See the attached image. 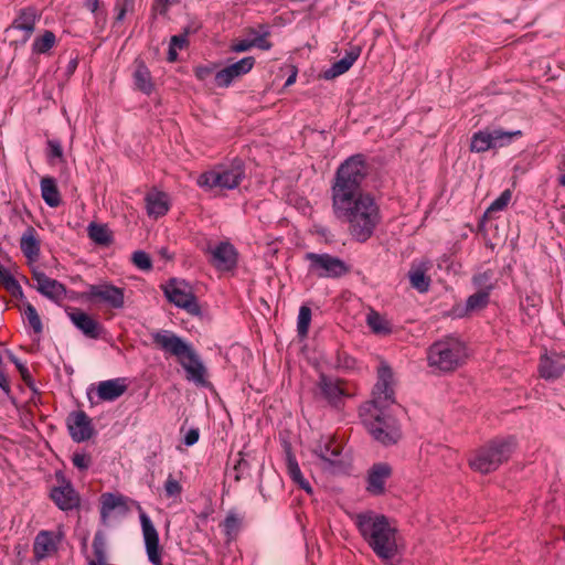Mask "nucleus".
Segmentation results:
<instances>
[{
    "label": "nucleus",
    "instance_id": "obj_38",
    "mask_svg": "<svg viewBox=\"0 0 565 565\" xmlns=\"http://www.w3.org/2000/svg\"><path fill=\"white\" fill-rule=\"evenodd\" d=\"M409 281L413 288L419 292H426L429 289L430 278L426 276L425 271L416 268L408 273Z\"/></svg>",
    "mask_w": 565,
    "mask_h": 565
},
{
    "label": "nucleus",
    "instance_id": "obj_48",
    "mask_svg": "<svg viewBox=\"0 0 565 565\" xmlns=\"http://www.w3.org/2000/svg\"><path fill=\"white\" fill-rule=\"evenodd\" d=\"M15 22L18 29L31 32L34 30L35 15L32 11L23 10Z\"/></svg>",
    "mask_w": 565,
    "mask_h": 565
},
{
    "label": "nucleus",
    "instance_id": "obj_21",
    "mask_svg": "<svg viewBox=\"0 0 565 565\" xmlns=\"http://www.w3.org/2000/svg\"><path fill=\"white\" fill-rule=\"evenodd\" d=\"M362 47L360 45H352L345 55L339 61L334 62L328 70L323 72L324 79H333L345 72H348L354 62L360 57Z\"/></svg>",
    "mask_w": 565,
    "mask_h": 565
},
{
    "label": "nucleus",
    "instance_id": "obj_32",
    "mask_svg": "<svg viewBox=\"0 0 565 565\" xmlns=\"http://www.w3.org/2000/svg\"><path fill=\"white\" fill-rule=\"evenodd\" d=\"M89 238L103 246H108L113 242L111 233L102 224L90 223L87 227Z\"/></svg>",
    "mask_w": 565,
    "mask_h": 565
},
{
    "label": "nucleus",
    "instance_id": "obj_22",
    "mask_svg": "<svg viewBox=\"0 0 565 565\" xmlns=\"http://www.w3.org/2000/svg\"><path fill=\"white\" fill-rule=\"evenodd\" d=\"M284 451L286 456L288 475L291 480L299 486V488L306 491L308 494L312 493V488L309 481L302 476L297 459L292 452L291 445L287 440H284Z\"/></svg>",
    "mask_w": 565,
    "mask_h": 565
},
{
    "label": "nucleus",
    "instance_id": "obj_57",
    "mask_svg": "<svg viewBox=\"0 0 565 565\" xmlns=\"http://www.w3.org/2000/svg\"><path fill=\"white\" fill-rule=\"evenodd\" d=\"M199 429L198 428H191L188 430L183 438V443L185 446H193L199 440Z\"/></svg>",
    "mask_w": 565,
    "mask_h": 565
},
{
    "label": "nucleus",
    "instance_id": "obj_24",
    "mask_svg": "<svg viewBox=\"0 0 565 565\" xmlns=\"http://www.w3.org/2000/svg\"><path fill=\"white\" fill-rule=\"evenodd\" d=\"M243 522L244 514L236 509H232L227 512L224 521H222L218 525L227 542H231L237 537L243 526Z\"/></svg>",
    "mask_w": 565,
    "mask_h": 565
},
{
    "label": "nucleus",
    "instance_id": "obj_39",
    "mask_svg": "<svg viewBox=\"0 0 565 565\" xmlns=\"http://www.w3.org/2000/svg\"><path fill=\"white\" fill-rule=\"evenodd\" d=\"M492 278H493V273L491 270H486V271L478 273V274L473 275L472 284L478 290L486 291V292L490 294L494 288Z\"/></svg>",
    "mask_w": 565,
    "mask_h": 565
},
{
    "label": "nucleus",
    "instance_id": "obj_25",
    "mask_svg": "<svg viewBox=\"0 0 565 565\" xmlns=\"http://www.w3.org/2000/svg\"><path fill=\"white\" fill-rule=\"evenodd\" d=\"M135 87L146 95H150L154 88L149 68L141 60H136L132 73Z\"/></svg>",
    "mask_w": 565,
    "mask_h": 565
},
{
    "label": "nucleus",
    "instance_id": "obj_45",
    "mask_svg": "<svg viewBox=\"0 0 565 565\" xmlns=\"http://www.w3.org/2000/svg\"><path fill=\"white\" fill-rule=\"evenodd\" d=\"M54 503L62 511L68 512L73 510H77L79 508L81 501L79 497H51Z\"/></svg>",
    "mask_w": 565,
    "mask_h": 565
},
{
    "label": "nucleus",
    "instance_id": "obj_44",
    "mask_svg": "<svg viewBox=\"0 0 565 565\" xmlns=\"http://www.w3.org/2000/svg\"><path fill=\"white\" fill-rule=\"evenodd\" d=\"M542 302L541 296L533 292L527 295L523 300H521V308L525 311L527 316H532L539 311V307Z\"/></svg>",
    "mask_w": 565,
    "mask_h": 565
},
{
    "label": "nucleus",
    "instance_id": "obj_15",
    "mask_svg": "<svg viewBox=\"0 0 565 565\" xmlns=\"http://www.w3.org/2000/svg\"><path fill=\"white\" fill-rule=\"evenodd\" d=\"M68 434L73 441L83 443L93 437L95 429L92 419L83 411L72 412L66 419Z\"/></svg>",
    "mask_w": 565,
    "mask_h": 565
},
{
    "label": "nucleus",
    "instance_id": "obj_33",
    "mask_svg": "<svg viewBox=\"0 0 565 565\" xmlns=\"http://www.w3.org/2000/svg\"><path fill=\"white\" fill-rule=\"evenodd\" d=\"M249 470V465L246 459L239 457L235 460V463L232 468H227L225 471V483H228L231 487L232 482H237L247 473Z\"/></svg>",
    "mask_w": 565,
    "mask_h": 565
},
{
    "label": "nucleus",
    "instance_id": "obj_59",
    "mask_svg": "<svg viewBox=\"0 0 565 565\" xmlns=\"http://www.w3.org/2000/svg\"><path fill=\"white\" fill-rule=\"evenodd\" d=\"M211 178H212V172L211 171H206L204 173H202L199 178H198V185L201 186V188H204V189H212V183L210 182L211 181Z\"/></svg>",
    "mask_w": 565,
    "mask_h": 565
},
{
    "label": "nucleus",
    "instance_id": "obj_36",
    "mask_svg": "<svg viewBox=\"0 0 565 565\" xmlns=\"http://www.w3.org/2000/svg\"><path fill=\"white\" fill-rule=\"evenodd\" d=\"M258 28L259 31L249 29V34L254 36L252 43H254L255 47L268 51L273 46V43L266 40V38L270 35L269 26L267 24H259Z\"/></svg>",
    "mask_w": 565,
    "mask_h": 565
},
{
    "label": "nucleus",
    "instance_id": "obj_58",
    "mask_svg": "<svg viewBox=\"0 0 565 565\" xmlns=\"http://www.w3.org/2000/svg\"><path fill=\"white\" fill-rule=\"evenodd\" d=\"M186 44V33L183 34H177L171 38L170 41V47L177 49H183Z\"/></svg>",
    "mask_w": 565,
    "mask_h": 565
},
{
    "label": "nucleus",
    "instance_id": "obj_4",
    "mask_svg": "<svg viewBox=\"0 0 565 565\" xmlns=\"http://www.w3.org/2000/svg\"><path fill=\"white\" fill-rule=\"evenodd\" d=\"M153 343L175 356L186 372V380L198 386H207L206 369L191 344L170 330L152 333Z\"/></svg>",
    "mask_w": 565,
    "mask_h": 565
},
{
    "label": "nucleus",
    "instance_id": "obj_18",
    "mask_svg": "<svg viewBox=\"0 0 565 565\" xmlns=\"http://www.w3.org/2000/svg\"><path fill=\"white\" fill-rule=\"evenodd\" d=\"M565 371V356L557 353L544 354L541 356L539 372L544 380H556Z\"/></svg>",
    "mask_w": 565,
    "mask_h": 565
},
{
    "label": "nucleus",
    "instance_id": "obj_14",
    "mask_svg": "<svg viewBox=\"0 0 565 565\" xmlns=\"http://www.w3.org/2000/svg\"><path fill=\"white\" fill-rule=\"evenodd\" d=\"M254 56H245L227 65L214 74V82L218 87H228L236 78L249 73L255 65Z\"/></svg>",
    "mask_w": 565,
    "mask_h": 565
},
{
    "label": "nucleus",
    "instance_id": "obj_10",
    "mask_svg": "<svg viewBox=\"0 0 565 565\" xmlns=\"http://www.w3.org/2000/svg\"><path fill=\"white\" fill-rule=\"evenodd\" d=\"M313 454L321 460V468L327 472L344 473L349 469V463L342 458V448L331 437L321 438Z\"/></svg>",
    "mask_w": 565,
    "mask_h": 565
},
{
    "label": "nucleus",
    "instance_id": "obj_62",
    "mask_svg": "<svg viewBox=\"0 0 565 565\" xmlns=\"http://www.w3.org/2000/svg\"><path fill=\"white\" fill-rule=\"evenodd\" d=\"M11 294L12 297L14 298H18L20 300H25V297H24V294H23V290H22V287L20 286V284L18 282L17 284V289H11L9 291Z\"/></svg>",
    "mask_w": 565,
    "mask_h": 565
},
{
    "label": "nucleus",
    "instance_id": "obj_16",
    "mask_svg": "<svg viewBox=\"0 0 565 565\" xmlns=\"http://www.w3.org/2000/svg\"><path fill=\"white\" fill-rule=\"evenodd\" d=\"M33 279L36 281V290L47 299L58 302L65 298L66 287L56 279L42 271H34Z\"/></svg>",
    "mask_w": 565,
    "mask_h": 565
},
{
    "label": "nucleus",
    "instance_id": "obj_55",
    "mask_svg": "<svg viewBox=\"0 0 565 565\" xmlns=\"http://www.w3.org/2000/svg\"><path fill=\"white\" fill-rule=\"evenodd\" d=\"M164 489L167 494H179L182 491L180 482L172 478V476H169V478L166 480Z\"/></svg>",
    "mask_w": 565,
    "mask_h": 565
},
{
    "label": "nucleus",
    "instance_id": "obj_37",
    "mask_svg": "<svg viewBox=\"0 0 565 565\" xmlns=\"http://www.w3.org/2000/svg\"><path fill=\"white\" fill-rule=\"evenodd\" d=\"M366 323L370 327V329L376 334H388L392 331L388 322L385 319H383V317L379 312L374 310H372L367 315Z\"/></svg>",
    "mask_w": 565,
    "mask_h": 565
},
{
    "label": "nucleus",
    "instance_id": "obj_43",
    "mask_svg": "<svg viewBox=\"0 0 565 565\" xmlns=\"http://www.w3.org/2000/svg\"><path fill=\"white\" fill-rule=\"evenodd\" d=\"M55 43V34L52 31H45L41 38L34 40L33 49L38 53H46Z\"/></svg>",
    "mask_w": 565,
    "mask_h": 565
},
{
    "label": "nucleus",
    "instance_id": "obj_42",
    "mask_svg": "<svg viewBox=\"0 0 565 565\" xmlns=\"http://www.w3.org/2000/svg\"><path fill=\"white\" fill-rule=\"evenodd\" d=\"M95 559L98 563H107L106 540L102 532H97L93 540Z\"/></svg>",
    "mask_w": 565,
    "mask_h": 565
},
{
    "label": "nucleus",
    "instance_id": "obj_53",
    "mask_svg": "<svg viewBox=\"0 0 565 565\" xmlns=\"http://www.w3.org/2000/svg\"><path fill=\"white\" fill-rule=\"evenodd\" d=\"M73 465L79 470H87L92 463V458L85 452H75L72 456Z\"/></svg>",
    "mask_w": 565,
    "mask_h": 565
},
{
    "label": "nucleus",
    "instance_id": "obj_51",
    "mask_svg": "<svg viewBox=\"0 0 565 565\" xmlns=\"http://www.w3.org/2000/svg\"><path fill=\"white\" fill-rule=\"evenodd\" d=\"M10 360L17 366L25 384L31 386L33 384V381L29 369L13 354H10Z\"/></svg>",
    "mask_w": 565,
    "mask_h": 565
},
{
    "label": "nucleus",
    "instance_id": "obj_23",
    "mask_svg": "<svg viewBox=\"0 0 565 565\" xmlns=\"http://www.w3.org/2000/svg\"><path fill=\"white\" fill-rule=\"evenodd\" d=\"M127 391L126 379L117 377L102 381L97 385V396L100 401L113 402Z\"/></svg>",
    "mask_w": 565,
    "mask_h": 565
},
{
    "label": "nucleus",
    "instance_id": "obj_35",
    "mask_svg": "<svg viewBox=\"0 0 565 565\" xmlns=\"http://www.w3.org/2000/svg\"><path fill=\"white\" fill-rule=\"evenodd\" d=\"M493 148H501L512 142L513 138L522 137L521 130L504 131L502 129L490 130Z\"/></svg>",
    "mask_w": 565,
    "mask_h": 565
},
{
    "label": "nucleus",
    "instance_id": "obj_13",
    "mask_svg": "<svg viewBox=\"0 0 565 565\" xmlns=\"http://www.w3.org/2000/svg\"><path fill=\"white\" fill-rule=\"evenodd\" d=\"M164 296L177 307L185 309L190 313L199 312V305L195 297L188 290L183 281L171 279L164 287Z\"/></svg>",
    "mask_w": 565,
    "mask_h": 565
},
{
    "label": "nucleus",
    "instance_id": "obj_1",
    "mask_svg": "<svg viewBox=\"0 0 565 565\" xmlns=\"http://www.w3.org/2000/svg\"><path fill=\"white\" fill-rule=\"evenodd\" d=\"M369 174L365 156L352 154L337 168L331 183L333 215L349 224V233L360 243L372 237L381 221L379 205L362 184Z\"/></svg>",
    "mask_w": 565,
    "mask_h": 565
},
{
    "label": "nucleus",
    "instance_id": "obj_63",
    "mask_svg": "<svg viewBox=\"0 0 565 565\" xmlns=\"http://www.w3.org/2000/svg\"><path fill=\"white\" fill-rule=\"evenodd\" d=\"M98 6H99L98 0H85V7L93 13L97 11Z\"/></svg>",
    "mask_w": 565,
    "mask_h": 565
},
{
    "label": "nucleus",
    "instance_id": "obj_5",
    "mask_svg": "<svg viewBox=\"0 0 565 565\" xmlns=\"http://www.w3.org/2000/svg\"><path fill=\"white\" fill-rule=\"evenodd\" d=\"M515 447L514 437H497L476 450L469 459V466L480 473H490L510 459Z\"/></svg>",
    "mask_w": 565,
    "mask_h": 565
},
{
    "label": "nucleus",
    "instance_id": "obj_47",
    "mask_svg": "<svg viewBox=\"0 0 565 565\" xmlns=\"http://www.w3.org/2000/svg\"><path fill=\"white\" fill-rule=\"evenodd\" d=\"M512 198V193L509 189L504 190L487 209L486 214L492 213V212H499L504 210L510 200Z\"/></svg>",
    "mask_w": 565,
    "mask_h": 565
},
{
    "label": "nucleus",
    "instance_id": "obj_8",
    "mask_svg": "<svg viewBox=\"0 0 565 565\" xmlns=\"http://www.w3.org/2000/svg\"><path fill=\"white\" fill-rule=\"evenodd\" d=\"M305 258L309 262V271L319 278L338 279L350 273V266L341 258L328 253H307Z\"/></svg>",
    "mask_w": 565,
    "mask_h": 565
},
{
    "label": "nucleus",
    "instance_id": "obj_64",
    "mask_svg": "<svg viewBox=\"0 0 565 565\" xmlns=\"http://www.w3.org/2000/svg\"><path fill=\"white\" fill-rule=\"evenodd\" d=\"M202 250L205 252L209 258H212V243L210 241H205L202 246Z\"/></svg>",
    "mask_w": 565,
    "mask_h": 565
},
{
    "label": "nucleus",
    "instance_id": "obj_49",
    "mask_svg": "<svg viewBox=\"0 0 565 565\" xmlns=\"http://www.w3.org/2000/svg\"><path fill=\"white\" fill-rule=\"evenodd\" d=\"M135 8V0H116L115 10L117 12L115 21H124L128 12H132Z\"/></svg>",
    "mask_w": 565,
    "mask_h": 565
},
{
    "label": "nucleus",
    "instance_id": "obj_40",
    "mask_svg": "<svg viewBox=\"0 0 565 565\" xmlns=\"http://www.w3.org/2000/svg\"><path fill=\"white\" fill-rule=\"evenodd\" d=\"M24 317L29 323V326L33 329V331L38 334L42 333L43 324L40 319V316L33 305L25 301L24 302Z\"/></svg>",
    "mask_w": 565,
    "mask_h": 565
},
{
    "label": "nucleus",
    "instance_id": "obj_12",
    "mask_svg": "<svg viewBox=\"0 0 565 565\" xmlns=\"http://www.w3.org/2000/svg\"><path fill=\"white\" fill-rule=\"evenodd\" d=\"M139 518L148 561L152 565H162V548L159 544L158 531L143 511H140Z\"/></svg>",
    "mask_w": 565,
    "mask_h": 565
},
{
    "label": "nucleus",
    "instance_id": "obj_56",
    "mask_svg": "<svg viewBox=\"0 0 565 565\" xmlns=\"http://www.w3.org/2000/svg\"><path fill=\"white\" fill-rule=\"evenodd\" d=\"M252 47H254V43H252V40H241L231 45V51L242 53L250 50Z\"/></svg>",
    "mask_w": 565,
    "mask_h": 565
},
{
    "label": "nucleus",
    "instance_id": "obj_9",
    "mask_svg": "<svg viewBox=\"0 0 565 565\" xmlns=\"http://www.w3.org/2000/svg\"><path fill=\"white\" fill-rule=\"evenodd\" d=\"M241 254L228 239L214 243V271L220 278H232L238 273Z\"/></svg>",
    "mask_w": 565,
    "mask_h": 565
},
{
    "label": "nucleus",
    "instance_id": "obj_50",
    "mask_svg": "<svg viewBox=\"0 0 565 565\" xmlns=\"http://www.w3.org/2000/svg\"><path fill=\"white\" fill-rule=\"evenodd\" d=\"M0 282L3 285V287L10 291L11 289H17V284L19 282L13 275L4 268L0 264Z\"/></svg>",
    "mask_w": 565,
    "mask_h": 565
},
{
    "label": "nucleus",
    "instance_id": "obj_19",
    "mask_svg": "<svg viewBox=\"0 0 565 565\" xmlns=\"http://www.w3.org/2000/svg\"><path fill=\"white\" fill-rule=\"evenodd\" d=\"M392 475V468L386 462L374 463L367 471L366 490L372 493H383L385 482Z\"/></svg>",
    "mask_w": 565,
    "mask_h": 565
},
{
    "label": "nucleus",
    "instance_id": "obj_34",
    "mask_svg": "<svg viewBox=\"0 0 565 565\" xmlns=\"http://www.w3.org/2000/svg\"><path fill=\"white\" fill-rule=\"evenodd\" d=\"M493 148L490 130H479L471 137L470 150L473 152H484Z\"/></svg>",
    "mask_w": 565,
    "mask_h": 565
},
{
    "label": "nucleus",
    "instance_id": "obj_27",
    "mask_svg": "<svg viewBox=\"0 0 565 565\" xmlns=\"http://www.w3.org/2000/svg\"><path fill=\"white\" fill-rule=\"evenodd\" d=\"M20 248L29 260H36L40 256V241L34 227L29 226L20 239Z\"/></svg>",
    "mask_w": 565,
    "mask_h": 565
},
{
    "label": "nucleus",
    "instance_id": "obj_26",
    "mask_svg": "<svg viewBox=\"0 0 565 565\" xmlns=\"http://www.w3.org/2000/svg\"><path fill=\"white\" fill-rule=\"evenodd\" d=\"M147 213L150 217L158 218L169 211L168 195L163 192L148 193L145 198Z\"/></svg>",
    "mask_w": 565,
    "mask_h": 565
},
{
    "label": "nucleus",
    "instance_id": "obj_29",
    "mask_svg": "<svg viewBox=\"0 0 565 565\" xmlns=\"http://www.w3.org/2000/svg\"><path fill=\"white\" fill-rule=\"evenodd\" d=\"M490 301V294L486 291L477 290L475 294L469 296L466 300L463 308H455L454 315L456 317H463L468 312L478 311L488 306Z\"/></svg>",
    "mask_w": 565,
    "mask_h": 565
},
{
    "label": "nucleus",
    "instance_id": "obj_20",
    "mask_svg": "<svg viewBox=\"0 0 565 565\" xmlns=\"http://www.w3.org/2000/svg\"><path fill=\"white\" fill-rule=\"evenodd\" d=\"M68 317L73 324L89 339H98L103 331V327L88 313L75 309L68 312Z\"/></svg>",
    "mask_w": 565,
    "mask_h": 565
},
{
    "label": "nucleus",
    "instance_id": "obj_54",
    "mask_svg": "<svg viewBox=\"0 0 565 565\" xmlns=\"http://www.w3.org/2000/svg\"><path fill=\"white\" fill-rule=\"evenodd\" d=\"M356 365V360L350 356L348 353H338L337 367L344 370H353Z\"/></svg>",
    "mask_w": 565,
    "mask_h": 565
},
{
    "label": "nucleus",
    "instance_id": "obj_28",
    "mask_svg": "<svg viewBox=\"0 0 565 565\" xmlns=\"http://www.w3.org/2000/svg\"><path fill=\"white\" fill-rule=\"evenodd\" d=\"M56 551V541L52 532L41 531L33 544L34 556L43 559Z\"/></svg>",
    "mask_w": 565,
    "mask_h": 565
},
{
    "label": "nucleus",
    "instance_id": "obj_6",
    "mask_svg": "<svg viewBox=\"0 0 565 565\" xmlns=\"http://www.w3.org/2000/svg\"><path fill=\"white\" fill-rule=\"evenodd\" d=\"M466 358V345L457 337L447 335L434 342L428 349V363L443 372L460 366Z\"/></svg>",
    "mask_w": 565,
    "mask_h": 565
},
{
    "label": "nucleus",
    "instance_id": "obj_7",
    "mask_svg": "<svg viewBox=\"0 0 565 565\" xmlns=\"http://www.w3.org/2000/svg\"><path fill=\"white\" fill-rule=\"evenodd\" d=\"M245 178V163L239 158L214 166V198L224 196V190L238 188Z\"/></svg>",
    "mask_w": 565,
    "mask_h": 565
},
{
    "label": "nucleus",
    "instance_id": "obj_52",
    "mask_svg": "<svg viewBox=\"0 0 565 565\" xmlns=\"http://www.w3.org/2000/svg\"><path fill=\"white\" fill-rule=\"evenodd\" d=\"M47 148H49V151H47L49 160H52V159L63 160V157H64L63 148H62L60 140H57V139L47 140Z\"/></svg>",
    "mask_w": 565,
    "mask_h": 565
},
{
    "label": "nucleus",
    "instance_id": "obj_3",
    "mask_svg": "<svg viewBox=\"0 0 565 565\" xmlns=\"http://www.w3.org/2000/svg\"><path fill=\"white\" fill-rule=\"evenodd\" d=\"M352 519L360 535L379 559L388 565L399 561L404 544L392 520L374 511L356 513Z\"/></svg>",
    "mask_w": 565,
    "mask_h": 565
},
{
    "label": "nucleus",
    "instance_id": "obj_2",
    "mask_svg": "<svg viewBox=\"0 0 565 565\" xmlns=\"http://www.w3.org/2000/svg\"><path fill=\"white\" fill-rule=\"evenodd\" d=\"M392 380L391 366L382 363L377 370V381L372 391V398L360 411L370 435L385 447L397 444L402 438L399 422L387 413V408L396 403Z\"/></svg>",
    "mask_w": 565,
    "mask_h": 565
},
{
    "label": "nucleus",
    "instance_id": "obj_61",
    "mask_svg": "<svg viewBox=\"0 0 565 565\" xmlns=\"http://www.w3.org/2000/svg\"><path fill=\"white\" fill-rule=\"evenodd\" d=\"M50 494H61V495H64V494H74V490L72 489L71 484L68 483L66 488H62V487H54L52 490H51V493Z\"/></svg>",
    "mask_w": 565,
    "mask_h": 565
},
{
    "label": "nucleus",
    "instance_id": "obj_11",
    "mask_svg": "<svg viewBox=\"0 0 565 565\" xmlns=\"http://www.w3.org/2000/svg\"><path fill=\"white\" fill-rule=\"evenodd\" d=\"M83 298L87 301L99 300L113 309H121L125 306L124 289L110 282L89 285Z\"/></svg>",
    "mask_w": 565,
    "mask_h": 565
},
{
    "label": "nucleus",
    "instance_id": "obj_60",
    "mask_svg": "<svg viewBox=\"0 0 565 565\" xmlns=\"http://www.w3.org/2000/svg\"><path fill=\"white\" fill-rule=\"evenodd\" d=\"M212 74V68L210 66H202L195 70V75L199 79L204 81Z\"/></svg>",
    "mask_w": 565,
    "mask_h": 565
},
{
    "label": "nucleus",
    "instance_id": "obj_17",
    "mask_svg": "<svg viewBox=\"0 0 565 565\" xmlns=\"http://www.w3.org/2000/svg\"><path fill=\"white\" fill-rule=\"evenodd\" d=\"M317 387L319 390V395L332 407H339L342 404L345 392L340 386L338 380H333L324 373H321L319 375Z\"/></svg>",
    "mask_w": 565,
    "mask_h": 565
},
{
    "label": "nucleus",
    "instance_id": "obj_31",
    "mask_svg": "<svg viewBox=\"0 0 565 565\" xmlns=\"http://www.w3.org/2000/svg\"><path fill=\"white\" fill-rule=\"evenodd\" d=\"M41 194L44 202L50 207H56L61 203V194L56 181L52 177H44L40 182Z\"/></svg>",
    "mask_w": 565,
    "mask_h": 565
},
{
    "label": "nucleus",
    "instance_id": "obj_30",
    "mask_svg": "<svg viewBox=\"0 0 565 565\" xmlns=\"http://www.w3.org/2000/svg\"><path fill=\"white\" fill-rule=\"evenodd\" d=\"M127 507L122 497H107L102 507V520L106 523L108 520L125 515Z\"/></svg>",
    "mask_w": 565,
    "mask_h": 565
},
{
    "label": "nucleus",
    "instance_id": "obj_41",
    "mask_svg": "<svg viewBox=\"0 0 565 565\" xmlns=\"http://www.w3.org/2000/svg\"><path fill=\"white\" fill-rule=\"evenodd\" d=\"M311 322V309L308 306H301L297 319V332L300 338L308 334L309 326Z\"/></svg>",
    "mask_w": 565,
    "mask_h": 565
},
{
    "label": "nucleus",
    "instance_id": "obj_46",
    "mask_svg": "<svg viewBox=\"0 0 565 565\" xmlns=\"http://www.w3.org/2000/svg\"><path fill=\"white\" fill-rule=\"evenodd\" d=\"M132 264L145 271H149L152 269V260L150 256L145 250H136L131 255Z\"/></svg>",
    "mask_w": 565,
    "mask_h": 565
}]
</instances>
